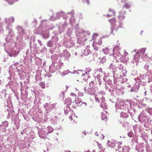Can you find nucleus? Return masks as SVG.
<instances>
[{"instance_id":"f257e3e1","label":"nucleus","mask_w":152,"mask_h":152,"mask_svg":"<svg viewBox=\"0 0 152 152\" xmlns=\"http://www.w3.org/2000/svg\"><path fill=\"white\" fill-rule=\"evenodd\" d=\"M109 21L111 23L112 25V31H113L114 30H116V31H117L118 26L115 25V23L116 20L114 18H113L109 20Z\"/></svg>"},{"instance_id":"f03ea898","label":"nucleus","mask_w":152,"mask_h":152,"mask_svg":"<svg viewBox=\"0 0 152 152\" xmlns=\"http://www.w3.org/2000/svg\"><path fill=\"white\" fill-rule=\"evenodd\" d=\"M125 13V12H119V15L118 16V18L119 19L120 21H121L124 19Z\"/></svg>"},{"instance_id":"7ed1b4c3","label":"nucleus","mask_w":152,"mask_h":152,"mask_svg":"<svg viewBox=\"0 0 152 152\" xmlns=\"http://www.w3.org/2000/svg\"><path fill=\"white\" fill-rule=\"evenodd\" d=\"M88 76L85 74H83L80 77V80L82 81H85L88 79Z\"/></svg>"},{"instance_id":"20e7f679","label":"nucleus","mask_w":152,"mask_h":152,"mask_svg":"<svg viewBox=\"0 0 152 152\" xmlns=\"http://www.w3.org/2000/svg\"><path fill=\"white\" fill-rule=\"evenodd\" d=\"M82 101L81 99L79 98H77V99H76L74 101L73 103L78 104H80V103Z\"/></svg>"},{"instance_id":"39448f33","label":"nucleus","mask_w":152,"mask_h":152,"mask_svg":"<svg viewBox=\"0 0 152 152\" xmlns=\"http://www.w3.org/2000/svg\"><path fill=\"white\" fill-rule=\"evenodd\" d=\"M115 15V12L113 10H110L109 14H107V17L114 16Z\"/></svg>"},{"instance_id":"423d86ee","label":"nucleus","mask_w":152,"mask_h":152,"mask_svg":"<svg viewBox=\"0 0 152 152\" xmlns=\"http://www.w3.org/2000/svg\"><path fill=\"white\" fill-rule=\"evenodd\" d=\"M96 43L99 45H101L102 44V41L101 37H99L97 40H96Z\"/></svg>"},{"instance_id":"0eeeda50","label":"nucleus","mask_w":152,"mask_h":152,"mask_svg":"<svg viewBox=\"0 0 152 152\" xmlns=\"http://www.w3.org/2000/svg\"><path fill=\"white\" fill-rule=\"evenodd\" d=\"M128 135L129 137H133L134 134L132 132H130L128 133Z\"/></svg>"},{"instance_id":"6e6552de","label":"nucleus","mask_w":152,"mask_h":152,"mask_svg":"<svg viewBox=\"0 0 152 152\" xmlns=\"http://www.w3.org/2000/svg\"><path fill=\"white\" fill-rule=\"evenodd\" d=\"M47 45L48 46L50 47L53 46V44L50 41H49L48 42Z\"/></svg>"},{"instance_id":"1a4fd4ad","label":"nucleus","mask_w":152,"mask_h":152,"mask_svg":"<svg viewBox=\"0 0 152 152\" xmlns=\"http://www.w3.org/2000/svg\"><path fill=\"white\" fill-rule=\"evenodd\" d=\"M145 50H146V48H142V49L140 50V52L142 54H143V53H144L145 51Z\"/></svg>"},{"instance_id":"9d476101","label":"nucleus","mask_w":152,"mask_h":152,"mask_svg":"<svg viewBox=\"0 0 152 152\" xmlns=\"http://www.w3.org/2000/svg\"><path fill=\"white\" fill-rule=\"evenodd\" d=\"M124 8H128L130 7V6L129 4L128 3H126L125 4L124 6Z\"/></svg>"},{"instance_id":"9b49d317","label":"nucleus","mask_w":152,"mask_h":152,"mask_svg":"<svg viewBox=\"0 0 152 152\" xmlns=\"http://www.w3.org/2000/svg\"><path fill=\"white\" fill-rule=\"evenodd\" d=\"M40 85L42 87L44 88H45V86L43 84V83L42 82H40Z\"/></svg>"},{"instance_id":"f8f14e48","label":"nucleus","mask_w":152,"mask_h":152,"mask_svg":"<svg viewBox=\"0 0 152 152\" xmlns=\"http://www.w3.org/2000/svg\"><path fill=\"white\" fill-rule=\"evenodd\" d=\"M83 1L86 2L88 4H89V0H83Z\"/></svg>"},{"instance_id":"ddd939ff","label":"nucleus","mask_w":152,"mask_h":152,"mask_svg":"<svg viewBox=\"0 0 152 152\" xmlns=\"http://www.w3.org/2000/svg\"><path fill=\"white\" fill-rule=\"evenodd\" d=\"M97 71L100 72H102V69L101 68L98 69H97Z\"/></svg>"},{"instance_id":"4468645a","label":"nucleus","mask_w":152,"mask_h":152,"mask_svg":"<svg viewBox=\"0 0 152 152\" xmlns=\"http://www.w3.org/2000/svg\"><path fill=\"white\" fill-rule=\"evenodd\" d=\"M83 134L84 135H86V131H84V132H83Z\"/></svg>"},{"instance_id":"2eb2a0df","label":"nucleus","mask_w":152,"mask_h":152,"mask_svg":"<svg viewBox=\"0 0 152 152\" xmlns=\"http://www.w3.org/2000/svg\"><path fill=\"white\" fill-rule=\"evenodd\" d=\"M95 98L96 101H99V100L98 98H96V97H95Z\"/></svg>"},{"instance_id":"dca6fc26","label":"nucleus","mask_w":152,"mask_h":152,"mask_svg":"<svg viewBox=\"0 0 152 152\" xmlns=\"http://www.w3.org/2000/svg\"><path fill=\"white\" fill-rule=\"evenodd\" d=\"M86 73L87 74L86 75H87V76H88V75L89 74V72H86Z\"/></svg>"},{"instance_id":"f3484780","label":"nucleus","mask_w":152,"mask_h":152,"mask_svg":"<svg viewBox=\"0 0 152 152\" xmlns=\"http://www.w3.org/2000/svg\"><path fill=\"white\" fill-rule=\"evenodd\" d=\"M95 135H96V136H98V134L97 133V132H96L95 133Z\"/></svg>"},{"instance_id":"a211bd4d","label":"nucleus","mask_w":152,"mask_h":152,"mask_svg":"<svg viewBox=\"0 0 152 152\" xmlns=\"http://www.w3.org/2000/svg\"><path fill=\"white\" fill-rule=\"evenodd\" d=\"M94 49L96 50H97L98 48L97 47H96V48H94Z\"/></svg>"},{"instance_id":"6ab92c4d","label":"nucleus","mask_w":152,"mask_h":152,"mask_svg":"<svg viewBox=\"0 0 152 152\" xmlns=\"http://www.w3.org/2000/svg\"><path fill=\"white\" fill-rule=\"evenodd\" d=\"M146 91H145V95L146 94Z\"/></svg>"},{"instance_id":"aec40b11","label":"nucleus","mask_w":152,"mask_h":152,"mask_svg":"<svg viewBox=\"0 0 152 152\" xmlns=\"http://www.w3.org/2000/svg\"><path fill=\"white\" fill-rule=\"evenodd\" d=\"M86 152H90V151H86Z\"/></svg>"},{"instance_id":"412c9836","label":"nucleus","mask_w":152,"mask_h":152,"mask_svg":"<svg viewBox=\"0 0 152 152\" xmlns=\"http://www.w3.org/2000/svg\"><path fill=\"white\" fill-rule=\"evenodd\" d=\"M104 136H103V139H104Z\"/></svg>"}]
</instances>
